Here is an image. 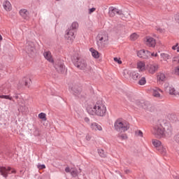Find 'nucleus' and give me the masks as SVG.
Wrapping results in <instances>:
<instances>
[{
  "label": "nucleus",
  "instance_id": "obj_19",
  "mask_svg": "<svg viewBox=\"0 0 179 179\" xmlns=\"http://www.w3.org/2000/svg\"><path fill=\"white\" fill-rule=\"evenodd\" d=\"M3 8L6 12H10V10H12V4H10L9 1H4L3 2Z\"/></svg>",
  "mask_w": 179,
  "mask_h": 179
},
{
  "label": "nucleus",
  "instance_id": "obj_1",
  "mask_svg": "<svg viewBox=\"0 0 179 179\" xmlns=\"http://www.w3.org/2000/svg\"><path fill=\"white\" fill-rule=\"evenodd\" d=\"M152 134L158 139L170 138L173 135V128L168 122L161 119L154 126Z\"/></svg>",
  "mask_w": 179,
  "mask_h": 179
},
{
  "label": "nucleus",
  "instance_id": "obj_23",
  "mask_svg": "<svg viewBox=\"0 0 179 179\" xmlns=\"http://www.w3.org/2000/svg\"><path fill=\"white\" fill-rule=\"evenodd\" d=\"M157 150L163 156L167 155V148L163 144Z\"/></svg>",
  "mask_w": 179,
  "mask_h": 179
},
{
  "label": "nucleus",
  "instance_id": "obj_20",
  "mask_svg": "<svg viewBox=\"0 0 179 179\" xmlns=\"http://www.w3.org/2000/svg\"><path fill=\"white\" fill-rule=\"evenodd\" d=\"M90 51L93 58H95V59H99V58H100L101 54L99 52V51L96 50V49L91 48H90Z\"/></svg>",
  "mask_w": 179,
  "mask_h": 179
},
{
  "label": "nucleus",
  "instance_id": "obj_41",
  "mask_svg": "<svg viewBox=\"0 0 179 179\" xmlns=\"http://www.w3.org/2000/svg\"><path fill=\"white\" fill-rule=\"evenodd\" d=\"M19 110L22 113H24L25 111H27V108H26V106H20Z\"/></svg>",
  "mask_w": 179,
  "mask_h": 179
},
{
  "label": "nucleus",
  "instance_id": "obj_40",
  "mask_svg": "<svg viewBox=\"0 0 179 179\" xmlns=\"http://www.w3.org/2000/svg\"><path fill=\"white\" fill-rule=\"evenodd\" d=\"M113 59L115 62H117V64H118L119 65H121V64H122V61H121V58L120 57H114Z\"/></svg>",
  "mask_w": 179,
  "mask_h": 179
},
{
  "label": "nucleus",
  "instance_id": "obj_45",
  "mask_svg": "<svg viewBox=\"0 0 179 179\" xmlns=\"http://www.w3.org/2000/svg\"><path fill=\"white\" fill-rule=\"evenodd\" d=\"M37 167L39 170H43V169H45V165H44V164H42V165L41 164H38Z\"/></svg>",
  "mask_w": 179,
  "mask_h": 179
},
{
  "label": "nucleus",
  "instance_id": "obj_29",
  "mask_svg": "<svg viewBox=\"0 0 179 179\" xmlns=\"http://www.w3.org/2000/svg\"><path fill=\"white\" fill-rule=\"evenodd\" d=\"M160 57L164 61H167V59H170V55L167 53H161Z\"/></svg>",
  "mask_w": 179,
  "mask_h": 179
},
{
  "label": "nucleus",
  "instance_id": "obj_5",
  "mask_svg": "<svg viewBox=\"0 0 179 179\" xmlns=\"http://www.w3.org/2000/svg\"><path fill=\"white\" fill-rule=\"evenodd\" d=\"M72 62L78 69L85 70L87 68V63H86V60L80 57L78 54L73 56Z\"/></svg>",
  "mask_w": 179,
  "mask_h": 179
},
{
  "label": "nucleus",
  "instance_id": "obj_25",
  "mask_svg": "<svg viewBox=\"0 0 179 179\" xmlns=\"http://www.w3.org/2000/svg\"><path fill=\"white\" fill-rule=\"evenodd\" d=\"M80 92H82V90L78 87H71V93H73L75 96H79V94H80Z\"/></svg>",
  "mask_w": 179,
  "mask_h": 179
},
{
  "label": "nucleus",
  "instance_id": "obj_13",
  "mask_svg": "<svg viewBox=\"0 0 179 179\" xmlns=\"http://www.w3.org/2000/svg\"><path fill=\"white\" fill-rule=\"evenodd\" d=\"M137 55L139 57V58L146 59L150 57V52L148 50H141L137 52Z\"/></svg>",
  "mask_w": 179,
  "mask_h": 179
},
{
  "label": "nucleus",
  "instance_id": "obj_15",
  "mask_svg": "<svg viewBox=\"0 0 179 179\" xmlns=\"http://www.w3.org/2000/svg\"><path fill=\"white\" fill-rule=\"evenodd\" d=\"M136 66L139 72H145V71L148 69V66H146V63L143 61H138L136 64Z\"/></svg>",
  "mask_w": 179,
  "mask_h": 179
},
{
  "label": "nucleus",
  "instance_id": "obj_10",
  "mask_svg": "<svg viewBox=\"0 0 179 179\" xmlns=\"http://www.w3.org/2000/svg\"><path fill=\"white\" fill-rule=\"evenodd\" d=\"M167 90L171 96H176V97H179V85H177L176 88L172 85H169L167 87L166 90Z\"/></svg>",
  "mask_w": 179,
  "mask_h": 179
},
{
  "label": "nucleus",
  "instance_id": "obj_30",
  "mask_svg": "<svg viewBox=\"0 0 179 179\" xmlns=\"http://www.w3.org/2000/svg\"><path fill=\"white\" fill-rule=\"evenodd\" d=\"M38 117L40 120H42V121H47V115L45 113H39Z\"/></svg>",
  "mask_w": 179,
  "mask_h": 179
},
{
  "label": "nucleus",
  "instance_id": "obj_51",
  "mask_svg": "<svg viewBox=\"0 0 179 179\" xmlns=\"http://www.w3.org/2000/svg\"><path fill=\"white\" fill-rule=\"evenodd\" d=\"M85 122H87V124H89L90 122V119L89 117H84Z\"/></svg>",
  "mask_w": 179,
  "mask_h": 179
},
{
  "label": "nucleus",
  "instance_id": "obj_14",
  "mask_svg": "<svg viewBox=\"0 0 179 179\" xmlns=\"http://www.w3.org/2000/svg\"><path fill=\"white\" fill-rule=\"evenodd\" d=\"M55 68L59 73H64L65 72V66L62 62H58L55 64Z\"/></svg>",
  "mask_w": 179,
  "mask_h": 179
},
{
  "label": "nucleus",
  "instance_id": "obj_44",
  "mask_svg": "<svg viewBox=\"0 0 179 179\" xmlns=\"http://www.w3.org/2000/svg\"><path fill=\"white\" fill-rule=\"evenodd\" d=\"M174 73L176 76H178L179 77V66H176L175 69H174Z\"/></svg>",
  "mask_w": 179,
  "mask_h": 179
},
{
  "label": "nucleus",
  "instance_id": "obj_7",
  "mask_svg": "<svg viewBox=\"0 0 179 179\" xmlns=\"http://www.w3.org/2000/svg\"><path fill=\"white\" fill-rule=\"evenodd\" d=\"M10 171L11 173H9ZM0 173L3 177L6 178V177H8V174H15L16 173V170L9 166L8 168L2 166L0 167Z\"/></svg>",
  "mask_w": 179,
  "mask_h": 179
},
{
  "label": "nucleus",
  "instance_id": "obj_18",
  "mask_svg": "<svg viewBox=\"0 0 179 179\" xmlns=\"http://www.w3.org/2000/svg\"><path fill=\"white\" fill-rule=\"evenodd\" d=\"M43 57H45V59L52 64H54V59H52V55H51V52L46 51L43 53Z\"/></svg>",
  "mask_w": 179,
  "mask_h": 179
},
{
  "label": "nucleus",
  "instance_id": "obj_31",
  "mask_svg": "<svg viewBox=\"0 0 179 179\" xmlns=\"http://www.w3.org/2000/svg\"><path fill=\"white\" fill-rule=\"evenodd\" d=\"M138 85L141 86H143V85H146V78L145 77L140 78L138 80Z\"/></svg>",
  "mask_w": 179,
  "mask_h": 179
},
{
  "label": "nucleus",
  "instance_id": "obj_27",
  "mask_svg": "<svg viewBox=\"0 0 179 179\" xmlns=\"http://www.w3.org/2000/svg\"><path fill=\"white\" fill-rule=\"evenodd\" d=\"M139 37H140L139 34L134 32L129 36V40L131 41H136V40H138Z\"/></svg>",
  "mask_w": 179,
  "mask_h": 179
},
{
  "label": "nucleus",
  "instance_id": "obj_32",
  "mask_svg": "<svg viewBox=\"0 0 179 179\" xmlns=\"http://www.w3.org/2000/svg\"><path fill=\"white\" fill-rule=\"evenodd\" d=\"M23 82L24 83V86H29L30 82H31V80L29 77H24L23 78Z\"/></svg>",
  "mask_w": 179,
  "mask_h": 179
},
{
  "label": "nucleus",
  "instance_id": "obj_8",
  "mask_svg": "<svg viewBox=\"0 0 179 179\" xmlns=\"http://www.w3.org/2000/svg\"><path fill=\"white\" fill-rule=\"evenodd\" d=\"M64 38L68 43H72L73 40H75V31H73V29H67Z\"/></svg>",
  "mask_w": 179,
  "mask_h": 179
},
{
  "label": "nucleus",
  "instance_id": "obj_49",
  "mask_svg": "<svg viewBox=\"0 0 179 179\" xmlns=\"http://www.w3.org/2000/svg\"><path fill=\"white\" fill-rule=\"evenodd\" d=\"M156 30L159 31V33H164V29L162 28H156Z\"/></svg>",
  "mask_w": 179,
  "mask_h": 179
},
{
  "label": "nucleus",
  "instance_id": "obj_22",
  "mask_svg": "<svg viewBox=\"0 0 179 179\" xmlns=\"http://www.w3.org/2000/svg\"><path fill=\"white\" fill-rule=\"evenodd\" d=\"M152 144L153 145V146L155 147L157 150L163 145V143H162V141H160V140L158 139H152Z\"/></svg>",
  "mask_w": 179,
  "mask_h": 179
},
{
  "label": "nucleus",
  "instance_id": "obj_17",
  "mask_svg": "<svg viewBox=\"0 0 179 179\" xmlns=\"http://www.w3.org/2000/svg\"><path fill=\"white\" fill-rule=\"evenodd\" d=\"M167 77L166 76V73H158L157 74V80L159 83H162V82H166Z\"/></svg>",
  "mask_w": 179,
  "mask_h": 179
},
{
  "label": "nucleus",
  "instance_id": "obj_9",
  "mask_svg": "<svg viewBox=\"0 0 179 179\" xmlns=\"http://www.w3.org/2000/svg\"><path fill=\"white\" fill-rule=\"evenodd\" d=\"M150 92L154 97H157V99L163 98V90L160 88L156 87L151 88Z\"/></svg>",
  "mask_w": 179,
  "mask_h": 179
},
{
  "label": "nucleus",
  "instance_id": "obj_33",
  "mask_svg": "<svg viewBox=\"0 0 179 179\" xmlns=\"http://www.w3.org/2000/svg\"><path fill=\"white\" fill-rule=\"evenodd\" d=\"M135 136H137L138 138H143V132L141 130H136L135 131Z\"/></svg>",
  "mask_w": 179,
  "mask_h": 179
},
{
  "label": "nucleus",
  "instance_id": "obj_26",
  "mask_svg": "<svg viewBox=\"0 0 179 179\" xmlns=\"http://www.w3.org/2000/svg\"><path fill=\"white\" fill-rule=\"evenodd\" d=\"M80 92H82V90L78 87H71V93H73L75 96H79V94H80Z\"/></svg>",
  "mask_w": 179,
  "mask_h": 179
},
{
  "label": "nucleus",
  "instance_id": "obj_4",
  "mask_svg": "<svg viewBox=\"0 0 179 179\" xmlns=\"http://www.w3.org/2000/svg\"><path fill=\"white\" fill-rule=\"evenodd\" d=\"M114 128L117 132H127L129 129V122L121 119L117 120L115 122Z\"/></svg>",
  "mask_w": 179,
  "mask_h": 179
},
{
  "label": "nucleus",
  "instance_id": "obj_52",
  "mask_svg": "<svg viewBox=\"0 0 179 179\" xmlns=\"http://www.w3.org/2000/svg\"><path fill=\"white\" fill-rule=\"evenodd\" d=\"M65 171L66 173H71V171H72V169H69V167H66L65 169Z\"/></svg>",
  "mask_w": 179,
  "mask_h": 179
},
{
  "label": "nucleus",
  "instance_id": "obj_34",
  "mask_svg": "<svg viewBox=\"0 0 179 179\" xmlns=\"http://www.w3.org/2000/svg\"><path fill=\"white\" fill-rule=\"evenodd\" d=\"M78 27H79V24H78V22H74L72 23L71 27H70L69 29L74 31L75 29H78Z\"/></svg>",
  "mask_w": 179,
  "mask_h": 179
},
{
  "label": "nucleus",
  "instance_id": "obj_55",
  "mask_svg": "<svg viewBox=\"0 0 179 179\" xmlns=\"http://www.w3.org/2000/svg\"><path fill=\"white\" fill-rule=\"evenodd\" d=\"M17 97H18L17 96H15V99H17Z\"/></svg>",
  "mask_w": 179,
  "mask_h": 179
},
{
  "label": "nucleus",
  "instance_id": "obj_37",
  "mask_svg": "<svg viewBox=\"0 0 179 179\" xmlns=\"http://www.w3.org/2000/svg\"><path fill=\"white\" fill-rule=\"evenodd\" d=\"M0 99H6V100H13V98L9 95H0Z\"/></svg>",
  "mask_w": 179,
  "mask_h": 179
},
{
  "label": "nucleus",
  "instance_id": "obj_53",
  "mask_svg": "<svg viewBox=\"0 0 179 179\" xmlns=\"http://www.w3.org/2000/svg\"><path fill=\"white\" fill-rule=\"evenodd\" d=\"M0 41H2V35L0 34Z\"/></svg>",
  "mask_w": 179,
  "mask_h": 179
},
{
  "label": "nucleus",
  "instance_id": "obj_2",
  "mask_svg": "<svg viewBox=\"0 0 179 179\" xmlns=\"http://www.w3.org/2000/svg\"><path fill=\"white\" fill-rule=\"evenodd\" d=\"M87 112L90 115H96V117H105L107 114V106L103 101H97L94 104H90L87 106Z\"/></svg>",
  "mask_w": 179,
  "mask_h": 179
},
{
  "label": "nucleus",
  "instance_id": "obj_42",
  "mask_svg": "<svg viewBox=\"0 0 179 179\" xmlns=\"http://www.w3.org/2000/svg\"><path fill=\"white\" fill-rule=\"evenodd\" d=\"M98 153L101 157H104L106 156V152H104L103 150H99Z\"/></svg>",
  "mask_w": 179,
  "mask_h": 179
},
{
  "label": "nucleus",
  "instance_id": "obj_50",
  "mask_svg": "<svg viewBox=\"0 0 179 179\" xmlns=\"http://www.w3.org/2000/svg\"><path fill=\"white\" fill-rule=\"evenodd\" d=\"M150 57H159V55L157 54V52H152V53H151L150 52Z\"/></svg>",
  "mask_w": 179,
  "mask_h": 179
},
{
  "label": "nucleus",
  "instance_id": "obj_48",
  "mask_svg": "<svg viewBox=\"0 0 179 179\" xmlns=\"http://www.w3.org/2000/svg\"><path fill=\"white\" fill-rule=\"evenodd\" d=\"M96 11V8H90L89 9V14L92 15V13H93V12Z\"/></svg>",
  "mask_w": 179,
  "mask_h": 179
},
{
  "label": "nucleus",
  "instance_id": "obj_6",
  "mask_svg": "<svg viewBox=\"0 0 179 179\" xmlns=\"http://www.w3.org/2000/svg\"><path fill=\"white\" fill-rule=\"evenodd\" d=\"M144 43L147 47L155 48V47H156V39L153 38L150 36H145L144 38Z\"/></svg>",
  "mask_w": 179,
  "mask_h": 179
},
{
  "label": "nucleus",
  "instance_id": "obj_21",
  "mask_svg": "<svg viewBox=\"0 0 179 179\" xmlns=\"http://www.w3.org/2000/svg\"><path fill=\"white\" fill-rule=\"evenodd\" d=\"M26 50L28 51V52L34 51V43H33V42L27 43Z\"/></svg>",
  "mask_w": 179,
  "mask_h": 179
},
{
  "label": "nucleus",
  "instance_id": "obj_3",
  "mask_svg": "<svg viewBox=\"0 0 179 179\" xmlns=\"http://www.w3.org/2000/svg\"><path fill=\"white\" fill-rule=\"evenodd\" d=\"M96 44L99 48H104L108 44V34L106 31H101L98 34Z\"/></svg>",
  "mask_w": 179,
  "mask_h": 179
},
{
  "label": "nucleus",
  "instance_id": "obj_39",
  "mask_svg": "<svg viewBox=\"0 0 179 179\" xmlns=\"http://www.w3.org/2000/svg\"><path fill=\"white\" fill-rule=\"evenodd\" d=\"M172 50H173V51H177V52H179V45L178 43H176V45L172 46Z\"/></svg>",
  "mask_w": 179,
  "mask_h": 179
},
{
  "label": "nucleus",
  "instance_id": "obj_16",
  "mask_svg": "<svg viewBox=\"0 0 179 179\" xmlns=\"http://www.w3.org/2000/svg\"><path fill=\"white\" fill-rule=\"evenodd\" d=\"M90 128L94 132L97 131H103V127L97 122H92L90 125Z\"/></svg>",
  "mask_w": 179,
  "mask_h": 179
},
{
  "label": "nucleus",
  "instance_id": "obj_56",
  "mask_svg": "<svg viewBox=\"0 0 179 179\" xmlns=\"http://www.w3.org/2000/svg\"><path fill=\"white\" fill-rule=\"evenodd\" d=\"M56 1H59V0H56Z\"/></svg>",
  "mask_w": 179,
  "mask_h": 179
},
{
  "label": "nucleus",
  "instance_id": "obj_47",
  "mask_svg": "<svg viewBox=\"0 0 179 179\" xmlns=\"http://www.w3.org/2000/svg\"><path fill=\"white\" fill-rule=\"evenodd\" d=\"M175 20L179 24V13L175 15Z\"/></svg>",
  "mask_w": 179,
  "mask_h": 179
},
{
  "label": "nucleus",
  "instance_id": "obj_12",
  "mask_svg": "<svg viewBox=\"0 0 179 179\" xmlns=\"http://www.w3.org/2000/svg\"><path fill=\"white\" fill-rule=\"evenodd\" d=\"M147 70L148 71L149 73L153 75L159 70V65L157 64H148L147 66Z\"/></svg>",
  "mask_w": 179,
  "mask_h": 179
},
{
  "label": "nucleus",
  "instance_id": "obj_38",
  "mask_svg": "<svg viewBox=\"0 0 179 179\" xmlns=\"http://www.w3.org/2000/svg\"><path fill=\"white\" fill-rule=\"evenodd\" d=\"M172 62L173 64H179V55L172 59Z\"/></svg>",
  "mask_w": 179,
  "mask_h": 179
},
{
  "label": "nucleus",
  "instance_id": "obj_11",
  "mask_svg": "<svg viewBox=\"0 0 179 179\" xmlns=\"http://www.w3.org/2000/svg\"><path fill=\"white\" fill-rule=\"evenodd\" d=\"M108 15L110 17H114L115 15H122V10H118V8L114 7H110L108 10Z\"/></svg>",
  "mask_w": 179,
  "mask_h": 179
},
{
  "label": "nucleus",
  "instance_id": "obj_46",
  "mask_svg": "<svg viewBox=\"0 0 179 179\" xmlns=\"http://www.w3.org/2000/svg\"><path fill=\"white\" fill-rule=\"evenodd\" d=\"M86 141H91L92 140V134H87L85 136Z\"/></svg>",
  "mask_w": 179,
  "mask_h": 179
},
{
  "label": "nucleus",
  "instance_id": "obj_36",
  "mask_svg": "<svg viewBox=\"0 0 179 179\" xmlns=\"http://www.w3.org/2000/svg\"><path fill=\"white\" fill-rule=\"evenodd\" d=\"M118 136L120 139H122V141H125V139H128V136H127L126 134H119Z\"/></svg>",
  "mask_w": 179,
  "mask_h": 179
},
{
  "label": "nucleus",
  "instance_id": "obj_54",
  "mask_svg": "<svg viewBox=\"0 0 179 179\" xmlns=\"http://www.w3.org/2000/svg\"><path fill=\"white\" fill-rule=\"evenodd\" d=\"M41 135V131L39 130V136Z\"/></svg>",
  "mask_w": 179,
  "mask_h": 179
},
{
  "label": "nucleus",
  "instance_id": "obj_24",
  "mask_svg": "<svg viewBox=\"0 0 179 179\" xmlns=\"http://www.w3.org/2000/svg\"><path fill=\"white\" fill-rule=\"evenodd\" d=\"M20 15L23 17V19H28L29 18V11L26 9H22L20 10Z\"/></svg>",
  "mask_w": 179,
  "mask_h": 179
},
{
  "label": "nucleus",
  "instance_id": "obj_43",
  "mask_svg": "<svg viewBox=\"0 0 179 179\" xmlns=\"http://www.w3.org/2000/svg\"><path fill=\"white\" fill-rule=\"evenodd\" d=\"M71 176H73V177H77L78 176V171H76L75 169H71Z\"/></svg>",
  "mask_w": 179,
  "mask_h": 179
},
{
  "label": "nucleus",
  "instance_id": "obj_28",
  "mask_svg": "<svg viewBox=\"0 0 179 179\" xmlns=\"http://www.w3.org/2000/svg\"><path fill=\"white\" fill-rule=\"evenodd\" d=\"M131 78L134 79V80H138V79H141V74L136 71H133L131 73Z\"/></svg>",
  "mask_w": 179,
  "mask_h": 179
},
{
  "label": "nucleus",
  "instance_id": "obj_35",
  "mask_svg": "<svg viewBox=\"0 0 179 179\" xmlns=\"http://www.w3.org/2000/svg\"><path fill=\"white\" fill-rule=\"evenodd\" d=\"M131 71H124V77L126 79H129V78H131Z\"/></svg>",
  "mask_w": 179,
  "mask_h": 179
}]
</instances>
